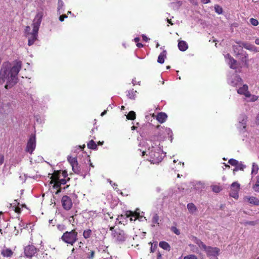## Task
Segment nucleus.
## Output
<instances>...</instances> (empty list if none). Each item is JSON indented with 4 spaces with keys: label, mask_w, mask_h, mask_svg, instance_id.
<instances>
[{
    "label": "nucleus",
    "mask_w": 259,
    "mask_h": 259,
    "mask_svg": "<svg viewBox=\"0 0 259 259\" xmlns=\"http://www.w3.org/2000/svg\"><path fill=\"white\" fill-rule=\"evenodd\" d=\"M22 67V62L17 61L13 67L8 63L2 65L0 70V84L6 83L5 88L9 89L14 86L18 81L17 75Z\"/></svg>",
    "instance_id": "1"
},
{
    "label": "nucleus",
    "mask_w": 259,
    "mask_h": 259,
    "mask_svg": "<svg viewBox=\"0 0 259 259\" xmlns=\"http://www.w3.org/2000/svg\"><path fill=\"white\" fill-rule=\"evenodd\" d=\"M43 16L42 12H38L36 15L32 23L33 30L31 35L27 36L28 37V45L30 46L32 45L34 41L37 39L38 36V31Z\"/></svg>",
    "instance_id": "2"
},
{
    "label": "nucleus",
    "mask_w": 259,
    "mask_h": 259,
    "mask_svg": "<svg viewBox=\"0 0 259 259\" xmlns=\"http://www.w3.org/2000/svg\"><path fill=\"white\" fill-rule=\"evenodd\" d=\"M77 232L72 230L70 232H66L63 235L61 239L66 243L72 245L77 240Z\"/></svg>",
    "instance_id": "3"
},
{
    "label": "nucleus",
    "mask_w": 259,
    "mask_h": 259,
    "mask_svg": "<svg viewBox=\"0 0 259 259\" xmlns=\"http://www.w3.org/2000/svg\"><path fill=\"white\" fill-rule=\"evenodd\" d=\"M36 146L35 135L31 134L27 142L26 151L31 154L34 150Z\"/></svg>",
    "instance_id": "4"
},
{
    "label": "nucleus",
    "mask_w": 259,
    "mask_h": 259,
    "mask_svg": "<svg viewBox=\"0 0 259 259\" xmlns=\"http://www.w3.org/2000/svg\"><path fill=\"white\" fill-rule=\"evenodd\" d=\"M207 255V256H217L219 254L220 249L218 247H212L207 246L204 250Z\"/></svg>",
    "instance_id": "5"
},
{
    "label": "nucleus",
    "mask_w": 259,
    "mask_h": 259,
    "mask_svg": "<svg viewBox=\"0 0 259 259\" xmlns=\"http://www.w3.org/2000/svg\"><path fill=\"white\" fill-rule=\"evenodd\" d=\"M62 206L64 209L68 210L71 209L72 207V201L71 198L67 196H63L61 199Z\"/></svg>",
    "instance_id": "6"
},
{
    "label": "nucleus",
    "mask_w": 259,
    "mask_h": 259,
    "mask_svg": "<svg viewBox=\"0 0 259 259\" xmlns=\"http://www.w3.org/2000/svg\"><path fill=\"white\" fill-rule=\"evenodd\" d=\"M36 253V248L33 245H28L24 248V253L27 257H31Z\"/></svg>",
    "instance_id": "7"
},
{
    "label": "nucleus",
    "mask_w": 259,
    "mask_h": 259,
    "mask_svg": "<svg viewBox=\"0 0 259 259\" xmlns=\"http://www.w3.org/2000/svg\"><path fill=\"white\" fill-rule=\"evenodd\" d=\"M113 237L118 241H123L125 239V233L123 231L118 230L113 233Z\"/></svg>",
    "instance_id": "8"
},
{
    "label": "nucleus",
    "mask_w": 259,
    "mask_h": 259,
    "mask_svg": "<svg viewBox=\"0 0 259 259\" xmlns=\"http://www.w3.org/2000/svg\"><path fill=\"white\" fill-rule=\"evenodd\" d=\"M124 215H125L126 217V218L131 217L130 220L131 221H133V217H135V219H134L135 221L136 220V219L140 220L142 217V216H141L140 215V213L139 212H138L137 211L133 212L131 210L126 211L125 212V214Z\"/></svg>",
    "instance_id": "9"
},
{
    "label": "nucleus",
    "mask_w": 259,
    "mask_h": 259,
    "mask_svg": "<svg viewBox=\"0 0 259 259\" xmlns=\"http://www.w3.org/2000/svg\"><path fill=\"white\" fill-rule=\"evenodd\" d=\"M167 117V115L165 113L160 112L157 114L156 119L159 122L163 123L165 121Z\"/></svg>",
    "instance_id": "10"
},
{
    "label": "nucleus",
    "mask_w": 259,
    "mask_h": 259,
    "mask_svg": "<svg viewBox=\"0 0 259 259\" xmlns=\"http://www.w3.org/2000/svg\"><path fill=\"white\" fill-rule=\"evenodd\" d=\"M245 199L248 200V201L252 204L255 205H259V200L254 197H246Z\"/></svg>",
    "instance_id": "11"
},
{
    "label": "nucleus",
    "mask_w": 259,
    "mask_h": 259,
    "mask_svg": "<svg viewBox=\"0 0 259 259\" xmlns=\"http://www.w3.org/2000/svg\"><path fill=\"white\" fill-rule=\"evenodd\" d=\"M188 45L186 41L181 40L178 43V48L181 51H185L188 49Z\"/></svg>",
    "instance_id": "12"
},
{
    "label": "nucleus",
    "mask_w": 259,
    "mask_h": 259,
    "mask_svg": "<svg viewBox=\"0 0 259 259\" xmlns=\"http://www.w3.org/2000/svg\"><path fill=\"white\" fill-rule=\"evenodd\" d=\"M239 45H234L233 46V48L235 53H237V55L240 54V52H244L242 49V46L241 45L239 44Z\"/></svg>",
    "instance_id": "13"
},
{
    "label": "nucleus",
    "mask_w": 259,
    "mask_h": 259,
    "mask_svg": "<svg viewBox=\"0 0 259 259\" xmlns=\"http://www.w3.org/2000/svg\"><path fill=\"white\" fill-rule=\"evenodd\" d=\"M61 173V170L55 171L51 177L52 180L50 182L51 184L54 183V180H57L59 178V176Z\"/></svg>",
    "instance_id": "14"
},
{
    "label": "nucleus",
    "mask_w": 259,
    "mask_h": 259,
    "mask_svg": "<svg viewBox=\"0 0 259 259\" xmlns=\"http://www.w3.org/2000/svg\"><path fill=\"white\" fill-rule=\"evenodd\" d=\"M166 57V51H163L158 56L157 62L162 64L164 62V58Z\"/></svg>",
    "instance_id": "15"
},
{
    "label": "nucleus",
    "mask_w": 259,
    "mask_h": 259,
    "mask_svg": "<svg viewBox=\"0 0 259 259\" xmlns=\"http://www.w3.org/2000/svg\"><path fill=\"white\" fill-rule=\"evenodd\" d=\"M159 245L160 247L166 250H170V246L169 244L165 241H161L159 242Z\"/></svg>",
    "instance_id": "16"
},
{
    "label": "nucleus",
    "mask_w": 259,
    "mask_h": 259,
    "mask_svg": "<svg viewBox=\"0 0 259 259\" xmlns=\"http://www.w3.org/2000/svg\"><path fill=\"white\" fill-rule=\"evenodd\" d=\"M194 242L196 244H197L198 246L200 248H202L203 250H204L206 247L207 246H206L203 242H202L200 239L195 238Z\"/></svg>",
    "instance_id": "17"
},
{
    "label": "nucleus",
    "mask_w": 259,
    "mask_h": 259,
    "mask_svg": "<svg viewBox=\"0 0 259 259\" xmlns=\"http://www.w3.org/2000/svg\"><path fill=\"white\" fill-rule=\"evenodd\" d=\"M67 160L72 166H73V165L77 166V165H78V162L76 158L72 157L71 156H69L67 157Z\"/></svg>",
    "instance_id": "18"
},
{
    "label": "nucleus",
    "mask_w": 259,
    "mask_h": 259,
    "mask_svg": "<svg viewBox=\"0 0 259 259\" xmlns=\"http://www.w3.org/2000/svg\"><path fill=\"white\" fill-rule=\"evenodd\" d=\"M1 253L4 256L10 257L13 254V251L10 249L8 248L3 250Z\"/></svg>",
    "instance_id": "19"
},
{
    "label": "nucleus",
    "mask_w": 259,
    "mask_h": 259,
    "mask_svg": "<svg viewBox=\"0 0 259 259\" xmlns=\"http://www.w3.org/2000/svg\"><path fill=\"white\" fill-rule=\"evenodd\" d=\"M247 117L244 115H241V121H239V124L240 126H242L243 128L245 129L246 124Z\"/></svg>",
    "instance_id": "20"
},
{
    "label": "nucleus",
    "mask_w": 259,
    "mask_h": 259,
    "mask_svg": "<svg viewBox=\"0 0 259 259\" xmlns=\"http://www.w3.org/2000/svg\"><path fill=\"white\" fill-rule=\"evenodd\" d=\"M187 208L189 211L191 213H193L197 210L196 206L192 203H188Z\"/></svg>",
    "instance_id": "21"
},
{
    "label": "nucleus",
    "mask_w": 259,
    "mask_h": 259,
    "mask_svg": "<svg viewBox=\"0 0 259 259\" xmlns=\"http://www.w3.org/2000/svg\"><path fill=\"white\" fill-rule=\"evenodd\" d=\"M236 43L238 44L241 45L242 47H244L245 49H246L247 50H252L253 47L249 44H248L245 43V42H243L241 41H238V42H236Z\"/></svg>",
    "instance_id": "22"
},
{
    "label": "nucleus",
    "mask_w": 259,
    "mask_h": 259,
    "mask_svg": "<svg viewBox=\"0 0 259 259\" xmlns=\"http://www.w3.org/2000/svg\"><path fill=\"white\" fill-rule=\"evenodd\" d=\"M88 147L91 149H96L97 148V146L94 140H91L88 144Z\"/></svg>",
    "instance_id": "23"
},
{
    "label": "nucleus",
    "mask_w": 259,
    "mask_h": 259,
    "mask_svg": "<svg viewBox=\"0 0 259 259\" xmlns=\"http://www.w3.org/2000/svg\"><path fill=\"white\" fill-rule=\"evenodd\" d=\"M126 118L129 120H134L136 118V113L133 111L129 112L126 115Z\"/></svg>",
    "instance_id": "24"
},
{
    "label": "nucleus",
    "mask_w": 259,
    "mask_h": 259,
    "mask_svg": "<svg viewBox=\"0 0 259 259\" xmlns=\"http://www.w3.org/2000/svg\"><path fill=\"white\" fill-rule=\"evenodd\" d=\"M248 90V86L246 84L243 85L242 88H240L238 90L237 92L239 94H244L245 92Z\"/></svg>",
    "instance_id": "25"
},
{
    "label": "nucleus",
    "mask_w": 259,
    "mask_h": 259,
    "mask_svg": "<svg viewBox=\"0 0 259 259\" xmlns=\"http://www.w3.org/2000/svg\"><path fill=\"white\" fill-rule=\"evenodd\" d=\"M245 167V166L243 165L242 163L238 162V164L236 165V167L234 169V172L238 170H243Z\"/></svg>",
    "instance_id": "26"
},
{
    "label": "nucleus",
    "mask_w": 259,
    "mask_h": 259,
    "mask_svg": "<svg viewBox=\"0 0 259 259\" xmlns=\"http://www.w3.org/2000/svg\"><path fill=\"white\" fill-rule=\"evenodd\" d=\"M238 190H237L232 189L231 190V192L230 193V195L234 198H237L238 197Z\"/></svg>",
    "instance_id": "27"
},
{
    "label": "nucleus",
    "mask_w": 259,
    "mask_h": 259,
    "mask_svg": "<svg viewBox=\"0 0 259 259\" xmlns=\"http://www.w3.org/2000/svg\"><path fill=\"white\" fill-rule=\"evenodd\" d=\"M258 169V165L255 163H253L251 173L256 174L257 172Z\"/></svg>",
    "instance_id": "28"
},
{
    "label": "nucleus",
    "mask_w": 259,
    "mask_h": 259,
    "mask_svg": "<svg viewBox=\"0 0 259 259\" xmlns=\"http://www.w3.org/2000/svg\"><path fill=\"white\" fill-rule=\"evenodd\" d=\"M240 188V184L237 182H234L231 184V190H237L239 191Z\"/></svg>",
    "instance_id": "29"
},
{
    "label": "nucleus",
    "mask_w": 259,
    "mask_h": 259,
    "mask_svg": "<svg viewBox=\"0 0 259 259\" xmlns=\"http://www.w3.org/2000/svg\"><path fill=\"white\" fill-rule=\"evenodd\" d=\"M136 92H137L136 91H134L133 90L129 91L128 94L127 95L129 98L131 99H134Z\"/></svg>",
    "instance_id": "30"
},
{
    "label": "nucleus",
    "mask_w": 259,
    "mask_h": 259,
    "mask_svg": "<svg viewBox=\"0 0 259 259\" xmlns=\"http://www.w3.org/2000/svg\"><path fill=\"white\" fill-rule=\"evenodd\" d=\"M237 61L234 59H233L232 57H230V68L232 69H235L236 67L234 66V65L236 64Z\"/></svg>",
    "instance_id": "31"
},
{
    "label": "nucleus",
    "mask_w": 259,
    "mask_h": 259,
    "mask_svg": "<svg viewBox=\"0 0 259 259\" xmlns=\"http://www.w3.org/2000/svg\"><path fill=\"white\" fill-rule=\"evenodd\" d=\"M240 55L242 56L241 61L243 62H245L246 63L247 62V60H246V58L247 57V53L246 52H240Z\"/></svg>",
    "instance_id": "32"
},
{
    "label": "nucleus",
    "mask_w": 259,
    "mask_h": 259,
    "mask_svg": "<svg viewBox=\"0 0 259 259\" xmlns=\"http://www.w3.org/2000/svg\"><path fill=\"white\" fill-rule=\"evenodd\" d=\"M91 230L89 229L88 230H85L84 232H83V237L85 238V239H87L88 238H89L91 236Z\"/></svg>",
    "instance_id": "33"
},
{
    "label": "nucleus",
    "mask_w": 259,
    "mask_h": 259,
    "mask_svg": "<svg viewBox=\"0 0 259 259\" xmlns=\"http://www.w3.org/2000/svg\"><path fill=\"white\" fill-rule=\"evenodd\" d=\"M214 10H215V12L219 14H222L223 12L222 8L219 5L214 6Z\"/></svg>",
    "instance_id": "34"
},
{
    "label": "nucleus",
    "mask_w": 259,
    "mask_h": 259,
    "mask_svg": "<svg viewBox=\"0 0 259 259\" xmlns=\"http://www.w3.org/2000/svg\"><path fill=\"white\" fill-rule=\"evenodd\" d=\"M149 243L151 244V246L150 247V251L151 252H154L156 250V249L157 248V242H156L154 244L151 242H150Z\"/></svg>",
    "instance_id": "35"
},
{
    "label": "nucleus",
    "mask_w": 259,
    "mask_h": 259,
    "mask_svg": "<svg viewBox=\"0 0 259 259\" xmlns=\"http://www.w3.org/2000/svg\"><path fill=\"white\" fill-rule=\"evenodd\" d=\"M159 220V217L157 215V214L155 213L154 214L153 218H152V223L154 224H159L158 221Z\"/></svg>",
    "instance_id": "36"
},
{
    "label": "nucleus",
    "mask_w": 259,
    "mask_h": 259,
    "mask_svg": "<svg viewBox=\"0 0 259 259\" xmlns=\"http://www.w3.org/2000/svg\"><path fill=\"white\" fill-rule=\"evenodd\" d=\"M229 163L233 166H236L238 161L234 159H230L228 161Z\"/></svg>",
    "instance_id": "37"
},
{
    "label": "nucleus",
    "mask_w": 259,
    "mask_h": 259,
    "mask_svg": "<svg viewBox=\"0 0 259 259\" xmlns=\"http://www.w3.org/2000/svg\"><path fill=\"white\" fill-rule=\"evenodd\" d=\"M253 189L255 192H259V179H258L255 184L253 186Z\"/></svg>",
    "instance_id": "38"
},
{
    "label": "nucleus",
    "mask_w": 259,
    "mask_h": 259,
    "mask_svg": "<svg viewBox=\"0 0 259 259\" xmlns=\"http://www.w3.org/2000/svg\"><path fill=\"white\" fill-rule=\"evenodd\" d=\"M212 190L215 193H219L221 190V189L219 186H212Z\"/></svg>",
    "instance_id": "39"
},
{
    "label": "nucleus",
    "mask_w": 259,
    "mask_h": 259,
    "mask_svg": "<svg viewBox=\"0 0 259 259\" xmlns=\"http://www.w3.org/2000/svg\"><path fill=\"white\" fill-rule=\"evenodd\" d=\"M250 22L252 25L255 26L258 24V20L254 18H251L250 19Z\"/></svg>",
    "instance_id": "40"
},
{
    "label": "nucleus",
    "mask_w": 259,
    "mask_h": 259,
    "mask_svg": "<svg viewBox=\"0 0 259 259\" xmlns=\"http://www.w3.org/2000/svg\"><path fill=\"white\" fill-rule=\"evenodd\" d=\"M95 251L93 250H91L90 252L88 253V258L89 259H93L94 257Z\"/></svg>",
    "instance_id": "41"
},
{
    "label": "nucleus",
    "mask_w": 259,
    "mask_h": 259,
    "mask_svg": "<svg viewBox=\"0 0 259 259\" xmlns=\"http://www.w3.org/2000/svg\"><path fill=\"white\" fill-rule=\"evenodd\" d=\"M30 29L31 28L30 26H27L26 27L25 29V33H26V36H29L30 35H31V32H30Z\"/></svg>",
    "instance_id": "42"
},
{
    "label": "nucleus",
    "mask_w": 259,
    "mask_h": 259,
    "mask_svg": "<svg viewBox=\"0 0 259 259\" xmlns=\"http://www.w3.org/2000/svg\"><path fill=\"white\" fill-rule=\"evenodd\" d=\"M184 259H198L197 256L194 254L189 255L185 256Z\"/></svg>",
    "instance_id": "43"
},
{
    "label": "nucleus",
    "mask_w": 259,
    "mask_h": 259,
    "mask_svg": "<svg viewBox=\"0 0 259 259\" xmlns=\"http://www.w3.org/2000/svg\"><path fill=\"white\" fill-rule=\"evenodd\" d=\"M257 224V221H247L244 223V224L245 225H251V226H254Z\"/></svg>",
    "instance_id": "44"
},
{
    "label": "nucleus",
    "mask_w": 259,
    "mask_h": 259,
    "mask_svg": "<svg viewBox=\"0 0 259 259\" xmlns=\"http://www.w3.org/2000/svg\"><path fill=\"white\" fill-rule=\"evenodd\" d=\"M54 185L53 186V187L54 188H59L61 186V184L59 182V181L57 180H54Z\"/></svg>",
    "instance_id": "45"
},
{
    "label": "nucleus",
    "mask_w": 259,
    "mask_h": 259,
    "mask_svg": "<svg viewBox=\"0 0 259 259\" xmlns=\"http://www.w3.org/2000/svg\"><path fill=\"white\" fill-rule=\"evenodd\" d=\"M63 2L62 0H58V11L61 9L63 6Z\"/></svg>",
    "instance_id": "46"
},
{
    "label": "nucleus",
    "mask_w": 259,
    "mask_h": 259,
    "mask_svg": "<svg viewBox=\"0 0 259 259\" xmlns=\"http://www.w3.org/2000/svg\"><path fill=\"white\" fill-rule=\"evenodd\" d=\"M171 230L177 235H179L180 234L179 230L175 227H172L171 228Z\"/></svg>",
    "instance_id": "47"
},
{
    "label": "nucleus",
    "mask_w": 259,
    "mask_h": 259,
    "mask_svg": "<svg viewBox=\"0 0 259 259\" xmlns=\"http://www.w3.org/2000/svg\"><path fill=\"white\" fill-rule=\"evenodd\" d=\"M72 167L73 171L75 173H78L79 171V168H78V165H77V166L73 165V166H72Z\"/></svg>",
    "instance_id": "48"
},
{
    "label": "nucleus",
    "mask_w": 259,
    "mask_h": 259,
    "mask_svg": "<svg viewBox=\"0 0 259 259\" xmlns=\"http://www.w3.org/2000/svg\"><path fill=\"white\" fill-rule=\"evenodd\" d=\"M196 189H197V188H199V187L200 188L203 187L204 184L202 183H201V182H198L196 183Z\"/></svg>",
    "instance_id": "49"
},
{
    "label": "nucleus",
    "mask_w": 259,
    "mask_h": 259,
    "mask_svg": "<svg viewBox=\"0 0 259 259\" xmlns=\"http://www.w3.org/2000/svg\"><path fill=\"white\" fill-rule=\"evenodd\" d=\"M67 17V15L65 14L62 15L59 17V20L61 22L63 21L65 18Z\"/></svg>",
    "instance_id": "50"
},
{
    "label": "nucleus",
    "mask_w": 259,
    "mask_h": 259,
    "mask_svg": "<svg viewBox=\"0 0 259 259\" xmlns=\"http://www.w3.org/2000/svg\"><path fill=\"white\" fill-rule=\"evenodd\" d=\"M61 185H65L66 183V180L65 179H62L61 180H58Z\"/></svg>",
    "instance_id": "51"
},
{
    "label": "nucleus",
    "mask_w": 259,
    "mask_h": 259,
    "mask_svg": "<svg viewBox=\"0 0 259 259\" xmlns=\"http://www.w3.org/2000/svg\"><path fill=\"white\" fill-rule=\"evenodd\" d=\"M4 161V156L3 155H0V165L2 164Z\"/></svg>",
    "instance_id": "52"
},
{
    "label": "nucleus",
    "mask_w": 259,
    "mask_h": 259,
    "mask_svg": "<svg viewBox=\"0 0 259 259\" xmlns=\"http://www.w3.org/2000/svg\"><path fill=\"white\" fill-rule=\"evenodd\" d=\"M62 174L64 178H66L68 176L67 172L66 170L63 171Z\"/></svg>",
    "instance_id": "53"
},
{
    "label": "nucleus",
    "mask_w": 259,
    "mask_h": 259,
    "mask_svg": "<svg viewBox=\"0 0 259 259\" xmlns=\"http://www.w3.org/2000/svg\"><path fill=\"white\" fill-rule=\"evenodd\" d=\"M15 211L17 213H20L21 212V209L19 207H16L15 208Z\"/></svg>",
    "instance_id": "54"
},
{
    "label": "nucleus",
    "mask_w": 259,
    "mask_h": 259,
    "mask_svg": "<svg viewBox=\"0 0 259 259\" xmlns=\"http://www.w3.org/2000/svg\"><path fill=\"white\" fill-rule=\"evenodd\" d=\"M142 38H143V39L145 41H147L149 38H148V37H147L146 36H145V35H142Z\"/></svg>",
    "instance_id": "55"
},
{
    "label": "nucleus",
    "mask_w": 259,
    "mask_h": 259,
    "mask_svg": "<svg viewBox=\"0 0 259 259\" xmlns=\"http://www.w3.org/2000/svg\"><path fill=\"white\" fill-rule=\"evenodd\" d=\"M161 256H162V255H161V253H160L159 251H158V252H157V259H160V258H161Z\"/></svg>",
    "instance_id": "56"
},
{
    "label": "nucleus",
    "mask_w": 259,
    "mask_h": 259,
    "mask_svg": "<svg viewBox=\"0 0 259 259\" xmlns=\"http://www.w3.org/2000/svg\"><path fill=\"white\" fill-rule=\"evenodd\" d=\"M201 1L203 4H207L210 2V0H201Z\"/></svg>",
    "instance_id": "57"
},
{
    "label": "nucleus",
    "mask_w": 259,
    "mask_h": 259,
    "mask_svg": "<svg viewBox=\"0 0 259 259\" xmlns=\"http://www.w3.org/2000/svg\"><path fill=\"white\" fill-rule=\"evenodd\" d=\"M137 46L138 48H141L143 46V45L141 43L138 42L137 44Z\"/></svg>",
    "instance_id": "58"
},
{
    "label": "nucleus",
    "mask_w": 259,
    "mask_h": 259,
    "mask_svg": "<svg viewBox=\"0 0 259 259\" xmlns=\"http://www.w3.org/2000/svg\"><path fill=\"white\" fill-rule=\"evenodd\" d=\"M167 21L168 23H169L171 25H173V23H172L170 19H168V18H167Z\"/></svg>",
    "instance_id": "59"
},
{
    "label": "nucleus",
    "mask_w": 259,
    "mask_h": 259,
    "mask_svg": "<svg viewBox=\"0 0 259 259\" xmlns=\"http://www.w3.org/2000/svg\"><path fill=\"white\" fill-rule=\"evenodd\" d=\"M255 43L256 44V45H259V38H257L255 39Z\"/></svg>",
    "instance_id": "60"
},
{
    "label": "nucleus",
    "mask_w": 259,
    "mask_h": 259,
    "mask_svg": "<svg viewBox=\"0 0 259 259\" xmlns=\"http://www.w3.org/2000/svg\"><path fill=\"white\" fill-rule=\"evenodd\" d=\"M134 40L135 42H138L140 40V38L139 37H136Z\"/></svg>",
    "instance_id": "61"
},
{
    "label": "nucleus",
    "mask_w": 259,
    "mask_h": 259,
    "mask_svg": "<svg viewBox=\"0 0 259 259\" xmlns=\"http://www.w3.org/2000/svg\"><path fill=\"white\" fill-rule=\"evenodd\" d=\"M106 112H107L106 110H104L103 112H102L101 115L102 116H103V115H104L106 113Z\"/></svg>",
    "instance_id": "62"
},
{
    "label": "nucleus",
    "mask_w": 259,
    "mask_h": 259,
    "mask_svg": "<svg viewBox=\"0 0 259 259\" xmlns=\"http://www.w3.org/2000/svg\"><path fill=\"white\" fill-rule=\"evenodd\" d=\"M61 189H59L55 193L56 194H58L60 192H61Z\"/></svg>",
    "instance_id": "63"
},
{
    "label": "nucleus",
    "mask_w": 259,
    "mask_h": 259,
    "mask_svg": "<svg viewBox=\"0 0 259 259\" xmlns=\"http://www.w3.org/2000/svg\"><path fill=\"white\" fill-rule=\"evenodd\" d=\"M244 94L245 95L246 97H249L250 96V94L248 92H247V93H244Z\"/></svg>",
    "instance_id": "64"
}]
</instances>
